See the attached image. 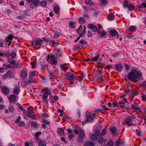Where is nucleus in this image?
Wrapping results in <instances>:
<instances>
[{"instance_id":"41","label":"nucleus","mask_w":146,"mask_h":146,"mask_svg":"<svg viewBox=\"0 0 146 146\" xmlns=\"http://www.w3.org/2000/svg\"><path fill=\"white\" fill-rule=\"evenodd\" d=\"M67 67L66 66V65L65 64H64L63 65H62L61 66V69L65 71H66L67 68Z\"/></svg>"},{"instance_id":"43","label":"nucleus","mask_w":146,"mask_h":146,"mask_svg":"<svg viewBox=\"0 0 146 146\" xmlns=\"http://www.w3.org/2000/svg\"><path fill=\"white\" fill-rule=\"evenodd\" d=\"M110 130L113 134H115L116 131V129L115 127H114L110 128Z\"/></svg>"},{"instance_id":"37","label":"nucleus","mask_w":146,"mask_h":146,"mask_svg":"<svg viewBox=\"0 0 146 146\" xmlns=\"http://www.w3.org/2000/svg\"><path fill=\"white\" fill-rule=\"evenodd\" d=\"M90 138L92 140L95 141L97 139V136L95 134H92Z\"/></svg>"},{"instance_id":"1","label":"nucleus","mask_w":146,"mask_h":146,"mask_svg":"<svg viewBox=\"0 0 146 146\" xmlns=\"http://www.w3.org/2000/svg\"><path fill=\"white\" fill-rule=\"evenodd\" d=\"M142 73L137 69H133L129 73L128 75V79L135 83L141 80Z\"/></svg>"},{"instance_id":"40","label":"nucleus","mask_w":146,"mask_h":146,"mask_svg":"<svg viewBox=\"0 0 146 146\" xmlns=\"http://www.w3.org/2000/svg\"><path fill=\"white\" fill-rule=\"evenodd\" d=\"M129 29L131 31L134 32L135 31L136 28L135 26H132L129 27Z\"/></svg>"},{"instance_id":"15","label":"nucleus","mask_w":146,"mask_h":146,"mask_svg":"<svg viewBox=\"0 0 146 146\" xmlns=\"http://www.w3.org/2000/svg\"><path fill=\"white\" fill-rule=\"evenodd\" d=\"M123 68L122 65L121 64H118L116 65L115 69L118 72H121Z\"/></svg>"},{"instance_id":"12","label":"nucleus","mask_w":146,"mask_h":146,"mask_svg":"<svg viewBox=\"0 0 146 146\" xmlns=\"http://www.w3.org/2000/svg\"><path fill=\"white\" fill-rule=\"evenodd\" d=\"M1 92L3 94L5 95H7L9 94V92L8 88L5 86L2 89Z\"/></svg>"},{"instance_id":"45","label":"nucleus","mask_w":146,"mask_h":146,"mask_svg":"<svg viewBox=\"0 0 146 146\" xmlns=\"http://www.w3.org/2000/svg\"><path fill=\"white\" fill-rule=\"evenodd\" d=\"M33 79H29V80L26 81L25 83L26 84L29 85L31 83H33Z\"/></svg>"},{"instance_id":"51","label":"nucleus","mask_w":146,"mask_h":146,"mask_svg":"<svg viewBox=\"0 0 146 146\" xmlns=\"http://www.w3.org/2000/svg\"><path fill=\"white\" fill-rule=\"evenodd\" d=\"M82 25H80L79 26L78 29L76 30V32L78 34H79L80 31L82 30Z\"/></svg>"},{"instance_id":"27","label":"nucleus","mask_w":146,"mask_h":146,"mask_svg":"<svg viewBox=\"0 0 146 146\" xmlns=\"http://www.w3.org/2000/svg\"><path fill=\"white\" fill-rule=\"evenodd\" d=\"M46 142L44 141H42L40 142L38 144V146H46Z\"/></svg>"},{"instance_id":"25","label":"nucleus","mask_w":146,"mask_h":146,"mask_svg":"<svg viewBox=\"0 0 146 146\" xmlns=\"http://www.w3.org/2000/svg\"><path fill=\"white\" fill-rule=\"evenodd\" d=\"M16 105L17 107L23 112L26 111V110L25 109L23 108L21 105L19 103H17Z\"/></svg>"},{"instance_id":"38","label":"nucleus","mask_w":146,"mask_h":146,"mask_svg":"<svg viewBox=\"0 0 146 146\" xmlns=\"http://www.w3.org/2000/svg\"><path fill=\"white\" fill-rule=\"evenodd\" d=\"M130 106L131 108L133 110L135 109L136 108L138 107L137 104V103H135L134 102V104H131Z\"/></svg>"},{"instance_id":"8","label":"nucleus","mask_w":146,"mask_h":146,"mask_svg":"<svg viewBox=\"0 0 146 146\" xmlns=\"http://www.w3.org/2000/svg\"><path fill=\"white\" fill-rule=\"evenodd\" d=\"M88 27L89 29H91L94 32L96 31L97 30V27L92 24H88Z\"/></svg>"},{"instance_id":"17","label":"nucleus","mask_w":146,"mask_h":146,"mask_svg":"<svg viewBox=\"0 0 146 146\" xmlns=\"http://www.w3.org/2000/svg\"><path fill=\"white\" fill-rule=\"evenodd\" d=\"M95 143L92 141L86 142L84 144V146H94Z\"/></svg>"},{"instance_id":"2","label":"nucleus","mask_w":146,"mask_h":146,"mask_svg":"<svg viewBox=\"0 0 146 146\" xmlns=\"http://www.w3.org/2000/svg\"><path fill=\"white\" fill-rule=\"evenodd\" d=\"M49 41V40L48 38L44 37L42 39H37L36 40L34 41L32 44L34 47H35L38 45H40L43 47L48 44V41Z\"/></svg>"},{"instance_id":"36","label":"nucleus","mask_w":146,"mask_h":146,"mask_svg":"<svg viewBox=\"0 0 146 146\" xmlns=\"http://www.w3.org/2000/svg\"><path fill=\"white\" fill-rule=\"evenodd\" d=\"M7 60L9 62L12 64H15L16 61L12 58H8Z\"/></svg>"},{"instance_id":"18","label":"nucleus","mask_w":146,"mask_h":146,"mask_svg":"<svg viewBox=\"0 0 146 146\" xmlns=\"http://www.w3.org/2000/svg\"><path fill=\"white\" fill-rule=\"evenodd\" d=\"M84 3L87 5H89L91 6H93L94 5V3L91 0L88 1L86 0L84 2Z\"/></svg>"},{"instance_id":"3","label":"nucleus","mask_w":146,"mask_h":146,"mask_svg":"<svg viewBox=\"0 0 146 146\" xmlns=\"http://www.w3.org/2000/svg\"><path fill=\"white\" fill-rule=\"evenodd\" d=\"M29 3H32L30 5V7L32 9L33 8L32 7L33 5L36 7L39 6L38 4L39 3L40 4V6L42 7H44L47 5V1L46 0H42L40 3L39 0H27Z\"/></svg>"},{"instance_id":"62","label":"nucleus","mask_w":146,"mask_h":146,"mask_svg":"<svg viewBox=\"0 0 146 146\" xmlns=\"http://www.w3.org/2000/svg\"><path fill=\"white\" fill-rule=\"evenodd\" d=\"M8 108L9 111L10 112H13L14 109L12 106H9V107Z\"/></svg>"},{"instance_id":"21","label":"nucleus","mask_w":146,"mask_h":146,"mask_svg":"<svg viewBox=\"0 0 146 146\" xmlns=\"http://www.w3.org/2000/svg\"><path fill=\"white\" fill-rule=\"evenodd\" d=\"M28 111L27 113H28V116L29 117H31V115L33 113H34V112L33 110H31L29 108H28L27 109Z\"/></svg>"},{"instance_id":"64","label":"nucleus","mask_w":146,"mask_h":146,"mask_svg":"<svg viewBox=\"0 0 146 146\" xmlns=\"http://www.w3.org/2000/svg\"><path fill=\"white\" fill-rule=\"evenodd\" d=\"M101 108L102 109V110H104L105 111H106L107 110L109 109L108 108H106V106L104 105H101Z\"/></svg>"},{"instance_id":"5","label":"nucleus","mask_w":146,"mask_h":146,"mask_svg":"<svg viewBox=\"0 0 146 146\" xmlns=\"http://www.w3.org/2000/svg\"><path fill=\"white\" fill-rule=\"evenodd\" d=\"M13 38V35L12 34H11L8 35L7 37H5V41L6 42L5 44H8L7 45L8 46H10L12 43Z\"/></svg>"},{"instance_id":"4","label":"nucleus","mask_w":146,"mask_h":146,"mask_svg":"<svg viewBox=\"0 0 146 146\" xmlns=\"http://www.w3.org/2000/svg\"><path fill=\"white\" fill-rule=\"evenodd\" d=\"M47 60L52 64H57L56 58L53 55L48 54L47 58Z\"/></svg>"},{"instance_id":"16","label":"nucleus","mask_w":146,"mask_h":146,"mask_svg":"<svg viewBox=\"0 0 146 146\" xmlns=\"http://www.w3.org/2000/svg\"><path fill=\"white\" fill-rule=\"evenodd\" d=\"M140 87L143 90H146V80L142 82L140 84Z\"/></svg>"},{"instance_id":"44","label":"nucleus","mask_w":146,"mask_h":146,"mask_svg":"<svg viewBox=\"0 0 146 146\" xmlns=\"http://www.w3.org/2000/svg\"><path fill=\"white\" fill-rule=\"evenodd\" d=\"M53 10L56 13H58L60 11L59 7L57 6L54 7Z\"/></svg>"},{"instance_id":"33","label":"nucleus","mask_w":146,"mask_h":146,"mask_svg":"<svg viewBox=\"0 0 146 146\" xmlns=\"http://www.w3.org/2000/svg\"><path fill=\"white\" fill-rule=\"evenodd\" d=\"M78 20L80 23L83 24L86 22L85 19L83 17H80L78 19Z\"/></svg>"},{"instance_id":"34","label":"nucleus","mask_w":146,"mask_h":146,"mask_svg":"<svg viewBox=\"0 0 146 146\" xmlns=\"http://www.w3.org/2000/svg\"><path fill=\"white\" fill-rule=\"evenodd\" d=\"M56 74L55 73L53 72H50L49 73V76L51 78H56Z\"/></svg>"},{"instance_id":"10","label":"nucleus","mask_w":146,"mask_h":146,"mask_svg":"<svg viewBox=\"0 0 146 146\" xmlns=\"http://www.w3.org/2000/svg\"><path fill=\"white\" fill-rule=\"evenodd\" d=\"M12 75V72L10 71H9L3 77V79H7L11 77Z\"/></svg>"},{"instance_id":"24","label":"nucleus","mask_w":146,"mask_h":146,"mask_svg":"<svg viewBox=\"0 0 146 146\" xmlns=\"http://www.w3.org/2000/svg\"><path fill=\"white\" fill-rule=\"evenodd\" d=\"M93 119L94 118L91 115H89L87 116L86 121H87L88 122H90L92 121Z\"/></svg>"},{"instance_id":"20","label":"nucleus","mask_w":146,"mask_h":146,"mask_svg":"<svg viewBox=\"0 0 146 146\" xmlns=\"http://www.w3.org/2000/svg\"><path fill=\"white\" fill-rule=\"evenodd\" d=\"M42 133L41 131H40L36 132L35 134V139L36 140H39L40 139H38L39 136Z\"/></svg>"},{"instance_id":"9","label":"nucleus","mask_w":146,"mask_h":146,"mask_svg":"<svg viewBox=\"0 0 146 146\" xmlns=\"http://www.w3.org/2000/svg\"><path fill=\"white\" fill-rule=\"evenodd\" d=\"M110 35L113 37H114L115 36L118 37L119 36L117 32L114 29L111 30L110 32Z\"/></svg>"},{"instance_id":"58","label":"nucleus","mask_w":146,"mask_h":146,"mask_svg":"<svg viewBox=\"0 0 146 146\" xmlns=\"http://www.w3.org/2000/svg\"><path fill=\"white\" fill-rule=\"evenodd\" d=\"M19 125L21 126H25V124L24 121H21L19 124Z\"/></svg>"},{"instance_id":"23","label":"nucleus","mask_w":146,"mask_h":146,"mask_svg":"<svg viewBox=\"0 0 146 146\" xmlns=\"http://www.w3.org/2000/svg\"><path fill=\"white\" fill-rule=\"evenodd\" d=\"M79 137H80L84 138V133L82 130H80L78 133Z\"/></svg>"},{"instance_id":"32","label":"nucleus","mask_w":146,"mask_h":146,"mask_svg":"<svg viewBox=\"0 0 146 146\" xmlns=\"http://www.w3.org/2000/svg\"><path fill=\"white\" fill-rule=\"evenodd\" d=\"M138 94V92L136 90L133 89L131 90V94L134 96H137Z\"/></svg>"},{"instance_id":"63","label":"nucleus","mask_w":146,"mask_h":146,"mask_svg":"<svg viewBox=\"0 0 146 146\" xmlns=\"http://www.w3.org/2000/svg\"><path fill=\"white\" fill-rule=\"evenodd\" d=\"M25 17V16L23 15L19 16L17 17V19L19 20H22Z\"/></svg>"},{"instance_id":"11","label":"nucleus","mask_w":146,"mask_h":146,"mask_svg":"<svg viewBox=\"0 0 146 146\" xmlns=\"http://www.w3.org/2000/svg\"><path fill=\"white\" fill-rule=\"evenodd\" d=\"M126 99L125 98H123L122 100L119 102V106L121 108H124V106L126 105Z\"/></svg>"},{"instance_id":"50","label":"nucleus","mask_w":146,"mask_h":146,"mask_svg":"<svg viewBox=\"0 0 146 146\" xmlns=\"http://www.w3.org/2000/svg\"><path fill=\"white\" fill-rule=\"evenodd\" d=\"M128 4V2L127 1H124L123 5L124 7L127 8Z\"/></svg>"},{"instance_id":"30","label":"nucleus","mask_w":146,"mask_h":146,"mask_svg":"<svg viewBox=\"0 0 146 146\" xmlns=\"http://www.w3.org/2000/svg\"><path fill=\"white\" fill-rule=\"evenodd\" d=\"M113 143L111 139H110L109 141L107 142L106 146H113Z\"/></svg>"},{"instance_id":"46","label":"nucleus","mask_w":146,"mask_h":146,"mask_svg":"<svg viewBox=\"0 0 146 146\" xmlns=\"http://www.w3.org/2000/svg\"><path fill=\"white\" fill-rule=\"evenodd\" d=\"M31 67L33 68H35L36 66V63L34 62H32L31 63Z\"/></svg>"},{"instance_id":"29","label":"nucleus","mask_w":146,"mask_h":146,"mask_svg":"<svg viewBox=\"0 0 146 146\" xmlns=\"http://www.w3.org/2000/svg\"><path fill=\"white\" fill-rule=\"evenodd\" d=\"M11 56L12 57V58H15L16 56V54L15 52H13L11 53H9L8 56Z\"/></svg>"},{"instance_id":"57","label":"nucleus","mask_w":146,"mask_h":146,"mask_svg":"<svg viewBox=\"0 0 146 146\" xmlns=\"http://www.w3.org/2000/svg\"><path fill=\"white\" fill-rule=\"evenodd\" d=\"M22 66L21 65V64L20 63H17L16 64H15V67L16 68H21V67Z\"/></svg>"},{"instance_id":"53","label":"nucleus","mask_w":146,"mask_h":146,"mask_svg":"<svg viewBox=\"0 0 146 146\" xmlns=\"http://www.w3.org/2000/svg\"><path fill=\"white\" fill-rule=\"evenodd\" d=\"M42 121L43 123L46 125H49L50 124V122L49 121L46 120L44 119L42 120Z\"/></svg>"},{"instance_id":"54","label":"nucleus","mask_w":146,"mask_h":146,"mask_svg":"<svg viewBox=\"0 0 146 146\" xmlns=\"http://www.w3.org/2000/svg\"><path fill=\"white\" fill-rule=\"evenodd\" d=\"M74 135L73 134H70L68 136V139H72L74 137Z\"/></svg>"},{"instance_id":"19","label":"nucleus","mask_w":146,"mask_h":146,"mask_svg":"<svg viewBox=\"0 0 146 146\" xmlns=\"http://www.w3.org/2000/svg\"><path fill=\"white\" fill-rule=\"evenodd\" d=\"M21 76L23 78H25L27 76V73L24 70H23L21 72Z\"/></svg>"},{"instance_id":"42","label":"nucleus","mask_w":146,"mask_h":146,"mask_svg":"<svg viewBox=\"0 0 146 146\" xmlns=\"http://www.w3.org/2000/svg\"><path fill=\"white\" fill-rule=\"evenodd\" d=\"M19 92L20 90L18 89H14L13 91V93L15 94L16 95H18Z\"/></svg>"},{"instance_id":"49","label":"nucleus","mask_w":146,"mask_h":146,"mask_svg":"<svg viewBox=\"0 0 146 146\" xmlns=\"http://www.w3.org/2000/svg\"><path fill=\"white\" fill-rule=\"evenodd\" d=\"M34 76V72H30L29 75V79H33Z\"/></svg>"},{"instance_id":"48","label":"nucleus","mask_w":146,"mask_h":146,"mask_svg":"<svg viewBox=\"0 0 146 146\" xmlns=\"http://www.w3.org/2000/svg\"><path fill=\"white\" fill-rule=\"evenodd\" d=\"M82 46L81 45H79L77 46H75L73 48V49L74 50H76L80 49H81L82 48Z\"/></svg>"},{"instance_id":"7","label":"nucleus","mask_w":146,"mask_h":146,"mask_svg":"<svg viewBox=\"0 0 146 146\" xmlns=\"http://www.w3.org/2000/svg\"><path fill=\"white\" fill-rule=\"evenodd\" d=\"M132 119L130 118H127L124 120V121L126 124L128 125L129 126H132V128L135 129L136 127V126L133 124L131 122Z\"/></svg>"},{"instance_id":"35","label":"nucleus","mask_w":146,"mask_h":146,"mask_svg":"<svg viewBox=\"0 0 146 146\" xmlns=\"http://www.w3.org/2000/svg\"><path fill=\"white\" fill-rule=\"evenodd\" d=\"M69 26L72 29H74L75 28V26L74 25V23L73 21H71L69 22Z\"/></svg>"},{"instance_id":"47","label":"nucleus","mask_w":146,"mask_h":146,"mask_svg":"<svg viewBox=\"0 0 146 146\" xmlns=\"http://www.w3.org/2000/svg\"><path fill=\"white\" fill-rule=\"evenodd\" d=\"M95 134H96V136L98 137H100L101 136V134L100 132L98 130H96L95 131Z\"/></svg>"},{"instance_id":"55","label":"nucleus","mask_w":146,"mask_h":146,"mask_svg":"<svg viewBox=\"0 0 146 146\" xmlns=\"http://www.w3.org/2000/svg\"><path fill=\"white\" fill-rule=\"evenodd\" d=\"M112 104L113 106L114 107H119L118 104L116 102H113Z\"/></svg>"},{"instance_id":"28","label":"nucleus","mask_w":146,"mask_h":146,"mask_svg":"<svg viewBox=\"0 0 146 146\" xmlns=\"http://www.w3.org/2000/svg\"><path fill=\"white\" fill-rule=\"evenodd\" d=\"M31 126L33 127L34 128H36L38 126H37L38 124L36 122H34L32 121L31 123Z\"/></svg>"},{"instance_id":"13","label":"nucleus","mask_w":146,"mask_h":146,"mask_svg":"<svg viewBox=\"0 0 146 146\" xmlns=\"http://www.w3.org/2000/svg\"><path fill=\"white\" fill-rule=\"evenodd\" d=\"M10 102L12 103L15 102L16 100V97L14 95H11L8 97Z\"/></svg>"},{"instance_id":"60","label":"nucleus","mask_w":146,"mask_h":146,"mask_svg":"<svg viewBox=\"0 0 146 146\" xmlns=\"http://www.w3.org/2000/svg\"><path fill=\"white\" fill-rule=\"evenodd\" d=\"M128 8L129 10L131 11L133 9V7L132 5L130 4L129 5Z\"/></svg>"},{"instance_id":"39","label":"nucleus","mask_w":146,"mask_h":146,"mask_svg":"<svg viewBox=\"0 0 146 146\" xmlns=\"http://www.w3.org/2000/svg\"><path fill=\"white\" fill-rule=\"evenodd\" d=\"M121 142L120 141V139L119 137L116 142V146H120L121 144Z\"/></svg>"},{"instance_id":"14","label":"nucleus","mask_w":146,"mask_h":146,"mask_svg":"<svg viewBox=\"0 0 146 146\" xmlns=\"http://www.w3.org/2000/svg\"><path fill=\"white\" fill-rule=\"evenodd\" d=\"M51 93L50 91L46 92L43 95L42 97V100H47L48 95H50Z\"/></svg>"},{"instance_id":"59","label":"nucleus","mask_w":146,"mask_h":146,"mask_svg":"<svg viewBox=\"0 0 146 146\" xmlns=\"http://www.w3.org/2000/svg\"><path fill=\"white\" fill-rule=\"evenodd\" d=\"M106 129H104L102 130V132L101 133V136H103L106 133Z\"/></svg>"},{"instance_id":"56","label":"nucleus","mask_w":146,"mask_h":146,"mask_svg":"<svg viewBox=\"0 0 146 146\" xmlns=\"http://www.w3.org/2000/svg\"><path fill=\"white\" fill-rule=\"evenodd\" d=\"M107 35L106 32L104 30H102V32L101 33V36H104Z\"/></svg>"},{"instance_id":"31","label":"nucleus","mask_w":146,"mask_h":146,"mask_svg":"<svg viewBox=\"0 0 146 146\" xmlns=\"http://www.w3.org/2000/svg\"><path fill=\"white\" fill-rule=\"evenodd\" d=\"M58 133L61 136H63L64 134V133L62 128L60 129L58 131Z\"/></svg>"},{"instance_id":"6","label":"nucleus","mask_w":146,"mask_h":146,"mask_svg":"<svg viewBox=\"0 0 146 146\" xmlns=\"http://www.w3.org/2000/svg\"><path fill=\"white\" fill-rule=\"evenodd\" d=\"M65 77L66 79L70 80H74L76 78L73 74L70 72L68 73L65 74Z\"/></svg>"},{"instance_id":"61","label":"nucleus","mask_w":146,"mask_h":146,"mask_svg":"<svg viewBox=\"0 0 146 146\" xmlns=\"http://www.w3.org/2000/svg\"><path fill=\"white\" fill-rule=\"evenodd\" d=\"M83 31V32L80 34L79 35V36L80 37H84V35L86 34V31L85 30H84Z\"/></svg>"},{"instance_id":"52","label":"nucleus","mask_w":146,"mask_h":146,"mask_svg":"<svg viewBox=\"0 0 146 146\" xmlns=\"http://www.w3.org/2000/svg\"><path fill=\"white\" fill-rule=\"evenodd\" d=\"M99 55L98 54L96 56H95L93 58H92V61L96 62L97 61L98 59H99Z\"/></svg>"},{"instance_id":"22","label":"nucleus","mask_w":146,"mask_h":146,"mask_svg":"<svg viewBox=\"0 0 146 146\" xmlns=\"http://www.w3.org/2000/svg\"><path fill=\"white\" fill-rule=\"evenodd\" d=\"M146 5L145 2H143L141 4L137 5V7L138 9L142 8L145 7Z\"/></svg>"},{"instance_id":"26","label":"nucleus","mask_w":146,"mask_h":146,"mask_svg":"<svg viewBox=\"0 0 146 146\" xmlns=\"http://www.w3.org/2000/svg\"><path fill=\"white\" fill-rule=\"evenodd\" d=\"M114 16L112 13L110 14L108 16V19L110 21L113 20L114 19Z\"/></svg>"}]
</instances>
